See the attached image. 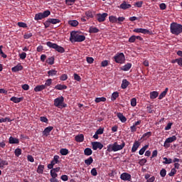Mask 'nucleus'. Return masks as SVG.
<instances>
[{"label": "nucleus", "mask_w": 182, "mask_h": 182, "mask_svg": "<svg viewBox=\"0 0 182 182\" xmlns=\"http://www.w3.org/2000/svg\"><path fill=\"white\" fill-rule=\"evenodd\" d=\"M124 146H126L124 141H122V143L120 145H119L117 141H115L114 144L107 145V151H108V153H112V151H119L120 150H123Z\"/></svg>", "instance_id": "1"}, {"label": "nucleus", "mask_w": 182, "mask_h": 182, "mask_svg": "<svg viewBox=\"0 0 182 182\" xmlns=\"http://www.w3.org/2000/svg\"><path fill=\"white\" fill-rule=\"evenodd\" d=\"M170 32L172 35L178 36V35L182 33V25L176 22L171 23L170 24Z\"/></svg>", "instance_id": "2"}, {"label": "nucleus", "mask_w": 182, "mask_h": 182, "mask_svg": "<svg viewBox=\"0 0 182 182\" xmlns=\"http://www.w3.org/2000/svg\"><path fill=\"white\" fill-rule=\"evenodd\" d=\"M70 42H83L86 41V36L79 34L77 31H72L70 36Z\"/></svg>", "instance_id": "3"}, {"label": "nucleus", "mask_w": 182, "mask_h": 182, "mask_svg": "<svg viewBox=\"0 0 182 182\" xmlns=\"http://www.w3.org/2000/svg\"><path fill=\"white\" fill-rule=\"evenodd\" d=\"M54 106L58 109L67 107L68 105L65 103V97L63 96L58 97L54 100Z\"/></svg>", "instance_id": "4"}, {"label": "nucleus", "mask_w": 182, "mask_h": 182, "mask_svg": "<svg viewBox=\"0 0 182 182\" xmlns=\"http://www.w3.org/2000/svg\"><path fill=\"white\" fill-rule=\"evenodd\" d=\"M46 45H47V46L50 49H55V50L58 52V53H65V48L55 43L48 41L46 43Z\"/></svg>", "instance_id": "5"}, {"label": "nucleus", "mask_w": 182, "mask_h": 182, "mask_svg": "<svg viewBox=\"0 0 182 182\" xmlns=\"http://www.w3.org/2000/svg\"><path fill=\"white\" fill-rule=\"evenodd\" d=\"M109 21L111 23H117L118 25H122V23L126 21V18L124 16L117 18L116 16H109Z\"/></svg>", "instance_id": "6"}, {"label": "nucleus", "mask_w": 182, "mask_h": 182, "mask_svg": "<svg viewBox=\"0 0 182 182\" xmlns=\"http://www.w3.org/2000/svg\"><path fill=\"white\" fill-rule=\"evenodd\" d=\"M50 15V11L46 10L43 13L36 14L34 16L35 21H41V19H45V18H48Z\"/></svg>", "instance_id": "7"}, {"label": "nucleus", "mask_w": 182, "mask_h": 182, "mask_svg": "<svg viewBox=\"0 0 182 182\" xmlns=\"http://www.w3.org/2000/svg\"><path fill=\"white\" fill-rule=\"evenodd\" d=\"M114 60L116 63L123 64L126 60V57L123 53H118L114 56Z\"/></svg>", "instance_id": "8"}, {"label": "nucleus", "mask_w": 182, "mask_h": 182, "mask_svg": "<svg viewBox=\"0 0 182 182\" xmlns=\"http://www.w3.org/2000/svg\"><path fill=\"white\" fill-rule=\"evenodd\" d=\"M176 140H177V136L175 135L167 138L164 144V147L168 149V147H170L169 143H173V141H176Z\"/></svg>", "instance_id": "9"}, {"label": "nucleus", "mask_w": 182, "mask_h": 182, "mask_svg": "<svg viewBox=\"0 0 182 182\" xmlns=\"http://www.w3.org/2000/svg\"><path fill=\"white\" fill-rule=\"evenodd\" d=\"M91 144L93 150H97V149L102 150V149H103V144L100 141H93Z\"/></svg>", "instance_id": "10"}, {"label": "nucleus", "mask_w": 182, "mask_h": 182, "mask_svg": "<svg viewBox=\"0 0 182 182\" xmlns=\"http://www.w3.org/2000/svg\"><path fill=\"white\" fill-rule=\"evenodd\" d=\"M107 16H109V14L107 13L97 14V21H98L99 22H105V21H106Z\"/></svg>", "instance_id": "11"}, {"label": "nucleus", "mask_w": 182, "mask_h": 182, "mask_svg": "<svg viewBox=\"0 0 182 182\" xmlns=\"http://www.w3.org/2000/svg\"><path fill=\"white\" fill-rule=\"evenodd\" d=\"M120 178L121 180H123V181H132V175L124 172L121 174Z\"/></svg>", "instance_id": "12"}, {"label": "nucleus", "mask_w": 182, "mask_h": 182, "mask_svg": "<svg viewBox=\"0 0 182 182\" xmlns=\"http://www.w3.org/2000/svg\"><path fill=\"white\" fill-rule=\"evenodd\" d=\"M133 32L136 33H144V35H147V33H150V31L146 28H134Z\"/></svg>", "instance_id": "13"}, {"label": "nucleus", "mask_w": 182, "mask_h": 182, "mask_svg": "<svg viewBox=\"0 0 182 182\" xmlns=\"http://www.w3.org/2000/svg\"><path fill=\"white\" fill-rule=\"evenodd\" d=\"M140 144H141L139 141H135L132 148V153H136V151H137V149L140 147Z\"/></svg>", "instance_id": "14"}, {"label": "nucleus", "mask_w": 182, "mask_h": 182, "mask_svg": "<svg viewBox=\"0 0 182 182\" xmlns=\"http://www.w3.org/2000/svg\"><path fill=\"white\" fill-rule=\"evenodd\" d=\"M53 129V127H46L43 132V136H46V137H48V136L50 134V132H52Z\"/></svg>", "instance_id": "15"}, {"label": "nucleus", "mask_w": 182, "mask_h": 182, "mask_svg": "<svg viewBox=\"0 0 182 182\" xmlns=\"http://www.w3.org/2000/svg\"><path fill=\"white\" fill-rule=\"evenodd\" d=\"M117 116L120 122H122V123H126V122H127V118H126V117H124L122 113L118 112Z\"/></svg>", "instance_id": "16"}, {"label": "nucleus", "mask_w": 182, "mask_h": 182, "mask_svg": "<svg viewBox=\"0 0 182 182\" xmlns=\"http://www.w3.org/2000/svg\"><path fill=\"white\" fill-rule=\"evenodd\" d=\"M23 69V66L21 65V63H18L17 65L11 68L12 72H19V70H22Z\"/></svg>", "instance_id": "17"}, {"label": "nucleus", "mask_w": 182, "mask_h": 182, "mask_svg": "<svg viewBox=\"0 0 182 182\" xmlns=\"http://www.w3.org/2000/svg\"><path fill=\"white\" fill-rule=\"evenodd\" d=\"M75 140L77 143H82V141H83V140H85V136H83L82 134H78V135L75 136Z\"/></svg>", "instance_id": "18"}, {"label": "nucleus", "mask_w": 182, "mask_h": 182, "mask_svg": "<svg viewBox=\"0 0 182 182\" xmlns=\"http://www.w3.org/2000/svg\"><path fill=\"white\" fill-rule=\"evenodd\" d=\"M120 8L121 9H124V10L129 9L132 8V5L127 4L126 1H123V3H122L120 5Z\"/></svg>", "instance_id": "19"}, {"label": "nucleus", "mask_w": 182, "mask_h": 182, "mask_svg": "<svg viewBox=\"0 0 182 182\" xmlns=\"http://www.w3.org/2000/svg\"><path fill=\"white\" fill-rule=\"evenodd\" d=\"M122 70H124V72H127L129 70H130V69H132V63H128L126 65H124V66H122L121 68Z\"/></svg>", "instance_id": "20"}, {"label": "nucleus", "mask_w": 182, "mask_h": 182, "mask_svg": "<svg viewBox=\"0 0 182 182\" xmlns=\"http://www.w3.org/2000/svg\"><path fill=\"white\" fill-rule=\"evenodd\" d=\"M11 102H14V103H21L22 100H23V97H12L10 99Z\"/></svg>", "instance_id": "21"}, {"label": "nucleus", "mask_w": 182, "mask_h": 182, "mask_svg": "<svg viewBox=\"0 0 182 182\" xmlns=\"http://www.w3.org/2000/svg\"><path fill=\"white\" fill-rule=\"evenodd\" d=\"M9 143L10 144H19V139L10 136Z\"/></svg>", "instance_id": "22"}, {"label": "nucleus", "mask_w": 182, "mask_h": 182, "mask_svg": "<svg viewBox=\"0 0 182 182\" xmlns=\"http://www.w3.org/2000/svg\"><path fill=\"white\" fill-rule=\"evenodd\" d=\"M88 32L89 33H97L100 32V30L97 28V27L90 26Z\"/></svg>", "instance_id": "23"}, {"label": "nucleus", "mask_w": 182, "mask_h": 182, "mask_svg": "<svg viewBox=\"0 0 182 182\" xmlns=\"http://www.w3.org/2000/svg\"><path fill=\"white\" fill-rule=\"evenodd\" d=\"M54 89H56V90H65L68 89V86L58 84L54 87Z\"/></svg>", "instance_id": "24"}, {"label": "nucleus", "mask_w": 182, "mask_h": 182, "mask_svg": "<svg viewBox=\"0 0 182 182\" xmlns=\"http://www.w3.org/2000/svg\"><path fill=\"white\" fill-rule=\"evenodd\" d=\"M130 85V82L127 81V80L124 79L122 80V83L121 85L122 89H127V86Z\"/></svg>", "instance_id": "25"}, {"label": "nucleus", "mask_w": 182, "mask_h": 182, "mask_svg": "<svg viewBox=\"0 0 182 182\" xmlns=\"http://www.w3.org/2000/svg\"><path fill=\"white\" fill-rule=\"evenodd\" d=\"M46 87L44 85H37L35 88H34V92H42V90H45Z\"/></svg>", "instance_id": "26"}, {"label": "nucleus", "mask_w": 182, "mask_h": 182, "mask_svg": "<svg viewBox=\"0 0 182 182\" xmlns=\"http://www.w3.org/2000/svg\"><path fill=\"white\" fill-rule=\"evenodd\" d=\"M167 92H168V88H165V90L163 91L159 96V100H161L164 97H166V95H167Z\"/></svg>", "instance_id": "27"}, {"label": "nucleus", "mask_w": 182, "mask_h": 182, "mask_svg": "<svg viewBox=\"0 0 182 182\" xmlns=\"http://www.w3.org/2000/svg\"><path fill=\"white\" fill-rule=\"evenodd\" d=\"M159 97V92L153 91L150 92V99H157Z\"/></svg>", "instance_id": "28"}, {"label": "nucleus", "mask_w": 182, "mask_h": 182, "mask_svg": "<svg viewBox=\"0 0 182 182\" xmlns=\"http://www.w3.org/2000/svg\"><path fill=\"white\" fill-rule=\"evenodd\" d=\"M92 154H93V151H92V149L90 148H86L84 150L85 156H92Z\"/></svg>", "instance_id": "29"}, {"label": "nucleus", "mask_w": 182, "mask_h": 182, "mask_svg": "<svg viewBox=\"0 0 182 182\" xmlns=\"http://www.w3.org/2000/svg\"><path fill=\"white\" fill-rule=\"evenodd\" d=\"M68 25H70V26L76 27L77 25H79V21L77 20H70L68 21Z\"/></svg>", "instance_id": "30"}, {"label": "nucleus", "mask_w": 182, "mask_h": 182, "mask_svg": "<svg viewBox=\"0 0 182 182\" xmlns=\"http://www.w3.org/2000/svg\"><path fill=\"white\" fill-rule=\"evenodd\" d=\"M44 170H45V165H39L37 168V173H38V174H43Z\"/></svg>", "instance_id": "31"}, {"label": "nucleus", "mask_w": 182, "mask_h": 182, "mask_svg": "<svg viewBox=\"0 0 182 182\" xmlns=\"http://www.w3.org/2000/svg\"><path fill=\"white\" fill-rule=\"evenodd\" d=\"M46 62L48 65H53L55 63V57H49Z\"/></svg>", "instance_id": "32"}, {"label": "nucleus", "mask_w": 182, "mask_h": 182, "mask_svg": "<svg viewBox=\"0 0 182 182\" xmlns=\"http://www.w3.org/2000/svg\"><path fill=\"white\" fill-rule=\"evenodd\" d=\"M50 23L53 25H56V23H60V21L58 18H48Z\"/></svg>", "instance_id": "33"}, {"label": "nucleus", "mask_w": 182, "mask_h": 182, "mask_svg": "<svg viewBox=\"0 0 182 182\" xmlns=\"http://www.w3.org/2000/svg\"><path fill=\"white\" fill-rule=\"evenodd\" d=\"M59 159H60L59 156L55 155L53 157V159L51 161L50 163L55 166V164H58V163H59Z\"/></svg>", "instance_id": "34"}, {"label": "nucleus", "mask_w": 182, "mask_h": 182, "mask_svg": "<svg viewBox=\"0 0 182 182\" xmlns=\"http://www.w3.org/2000/svg\"><path fill=\"white\" fill-rule=\"evenodd\" d=\"M149 149V145H145L143 146L139 151V154L140 156H143L144 154V152L146 151V149Z\"/></svg>", "instance_id": "35"}, {"label": "nucleus", "mask_w": 182, "mask_h": 182, "mask_svg": "<svg viewBox=\"0 0 182 182\" xmlns=\"http://www.w3.org/2000/svg\"><path fill=\"white\" fill-rule=\"evenodd\" d=\"M60 153L61 156H68V154L69 153V149L63 148L60 150Z\"/></svg>", "instance_id": "36"}, {"label": "nucleus", "mask_w": 182, "mask_h": 182, "mask_svg": "<svg viewBox=\"0 0 182 182\" xmlns=\"http://www.w3.org/2000/svg\"><path fill=\"white\" fill-rule=\"evenodd\" d=\"M92 163H93V158L92 156H90L88 159L85 160V164L87 166H90V164H92Z\"/></svg>", "instance_id": "37"}, {"label": "nucleus", "mask_w": 182, "mask_h": 182, "mask_svg": "<svg viewBox=\"0 0 182 182\" xmlns=\"http://www.w3.org/2000/svg\"><path fill=\"white\" fill-rule=\"evenodd\" d=\"M2 49H4V46H0V55L1 58H4V59H6V58H8V55H6V54L4 53Z\"/></svg>", "instance_id": "38"}, {"label": "nucleus", "mask_w": 182, "mask_h": 182, "mask_svg": "<svg viewBox=\"0 0 182 182\" xmlns=\"http://www.w3.org/2000/svg\"><path fill=\"white\" fill-rule=\"evenodd\" d=\"M14 154L16 156V157H19L21 156V154H22V149L17 148L16 149L15 151H14Z\"/></svg>", "instance_id": "39"}, {"label": "nucleus", "mask_w": 182, "mask_h": 182, "mask_svg": "<svg viewBox=\"0 0 182 182\" xmlns=\"http://www.w3.org/2000/svg\"><path fill=\"white\" fill-rule=\"evenodd\" d=\"M164 161L163 162L164 164H171L173 163V159H168L166 157L163 158Z\"/></svg>", "instance_id": "40"}, {"label": "nucleus", "mask_w": 182, "mask_h": 182, "mask_svg": "<svg viewBox=\"0 0 182 182\" xmlns=\"http://www.w3.org/2000/svg\"><path fill=\"white\" fill-rule=\"evenodd\" d=\"M176 174H177V170H176L175 168H173L171 170V172L168 174V176H169V177H174Z\"/></svg>", "instance_id": "41"}, {"label": "nucleus", "mask_w": 182, "mask_h": 182, "mask_svg": "<svg viewBox=\"0 0 182 182\" xmlns=\"http://www.w3.org/2000/svg\"><path fill=\"white\" fill-rule=\"evenodd\" d=\"M76 2V0H65V5L68 6H72Z\"/></svg>", "instance_id": "42"}, {"label": "nucleus", "mask_w": 182, "mask_h": 182, "mask_svg": "<svg viewBox=\"0 0 182 182\" xmlns=\"http://www.w3.org/2000/svg\"><path fill=\"white\" fill-rule=\"evenodd\" d=\"M56 73H58L56 70H51L48 71V76H56Z\"/></svg>", "instance_id": "43"}, {"label": "nucleus", "mask_w": 182, "mask_h": 182, "mask_svg": "<svg viewBox=\"0 0 182 182\" xmlns=\"http://www.w3.org/2000/svg\"><path fill=\"white\" fill-rule=\"evenodd\" d=\"M117 97H119V92H114L112 95L111 100L112 101H114V100H116V99H117Z\"/></svg>", "instance_id": "44"}, {"label": "nucleus", "mask_w": 182, "mask_h": 182, "mask_svg": "<svg viewBox=\"0 0 182 182\" xmlns=\"http://www.w3.org/2000/svg\"><path fill=\"white\" fill-rule=\"evenodd\" d=\"M100 102H106V97H102L95 98L96 103H100Z\"/></svg>", "instance_id": "45"}, {"label": "nucleus", "mask_w": 182, "mask_h": 182, "mask_svg": "<svg viewBox=\"0 0 182 182\" xmlns=\"http://www.w3.org/2000/svg\"><path fill=\"white\" fill-rule=\"evenodd\" d=\"M151 132H148L146 133H144L143 135H142V137L141 139H149V137H151Z\"/></svg>", "instance_id": "46"}, {"label": "nucleus", "mask_w": 182, "mask_h": 182, "mask_svg": "<svg viewBox=\"0 0 182 182\" xmlns=\"http://www.w3.org/2000/svg\"><path fill=\"white\" fill-rule=\"evenodd\" d=\"M139 166H144L147 163V159H141L139 161Z\"/></svg>", "instance_id": "47"}, {"label": "nucleus", "mask_w": 182, "mask_h": 182, "mask_svg": "<svg viewBox=\"0 0 182 182\" xmlns=\"http://www.w3.org/2000/svg\"><path fill=\"white\" fill-rule=\"evenodd\" d=\"M6 122H12V120L11 119H9V117H6V118H0V123H5Z\"/></svg>", "instance_id": "48"}, {"label": "nucleus", "mask_w": 182, "mask_h": 182, "mask_svg": "<svg viewBox=\"0 0 182 182\" xmlns=\"http://www.w3.org/2000/svg\"><path fill=\"white\" fill-rule=\"evenodd\" d=\"M33 36L32 33H25L23 38L24 39H30Z\"/></svg>", "instance_id": "49"}, {"label": "nucleus", "mask_w": 182, "mask_h": 182, "mask_svg": "<svg viewBox=\"0 0 182 182\" xmlns=\"http://www.w3.org/2000/svg\"><path fill=\"white\" fill-rule=\"evenodd\" d=\"M137 105V100L136 98H132L131 100V106H132V107H136V105Z\"/></svg>", "instance_id": "50"}, {"label": "nucleus", "mask_w": 182, "mask_h": 182, "mask_svg": "<svg viewBox=\"0 0 182 182\" xmlns=\"http://www.w3.org/2000/svg\"><path fill=\"white\" fill-rule=\"evenodd\" d=\"M74 80H76L77 82H80V80H82V77H80V75L74 73Z\"/></svg>", "instance_id": "51"}, {"label": "nucleus", "mask_w": 182, "mask_h": 182, "mask_svg": "<svg viewBox=\"0 0 182 182\" xmlns=\"http://www.w3.org/2000/svg\"><path fill=\"white\" fill-rule=\"evenodd\" d=\"M52 85V79L49 78L47 80H46L45 85H43L46 89V86H50Z\"/></svg>", "instance_id": "52"}, {"label": "nucleus", "mask_w": 182, "mask_h": 182, "mask_svg": "<svg viewBox=\"0 0 182 182\" xmlns=\"http://www.w3.org/2000/svg\"><path fill=\"white\" fill-rule=\"evenodd\" d=\"M18 56H19L20 59H21L22 60H23L26 59V53L23 52V53H20V54L18 55Z\"/></svg>", "instance_id": "53"}, {"label": "nucleus", "mask_w": 182, "mask_h": 182, "mask_svg": "<svg viewBox=\"0 0 182 182\" xmlns=\"http://www.w3.org/2000/svg\"><path fill=\"white\" fill-rule=\"evenodd\" d=\"M18 26H19V28H28V25L23 22H18Z\"/></svg>", "instance_id": "54"}, {"label": "nucleus", "mask_w": 182, "mask_h": 182, "mask_svg": "<svg viewBox=\"0 0 182 182\" xmlns=\"http://www.w3.org/2000/svg\"><path fill=\"white\" fill-rule=\"evenodd\" d=\"M167 174V171L166 169L162 168L160 171V176L161 177H164Z\"/></svg>", "instance_id": "55"}, {"label": "nucleus", "mask_w": 182, "mask_h": 182, "mask_svg": "<svg viewBox=\"0 0 182 182\" xmlns=\"http://www.w3.org/2000/svg\"><path fill=\"white\" fill-rule=\"evenodd\" d=\"M91 174L92 176H93L94 177H96V176H97V170H96V168H93L91 170Z\"/></svg>", "instance_id": "56"}, {"label": "nucleus", "mask_w": 182, "mask_h": 182, "mask_svg": "<svg viewBox=\"0 0 182 182\" xmlns=\"http://www.w3.org/2000/svg\"><path fill=\"white\" fill-rule=\"evenodd\" d=\"M60 80H62L63 82H65V80H68V75L63 74L60 76Z\"/></svg>", "instance_id": "57"}, {"label": "nucleus", "mask_w": 182, "mask_h": 182, "mask_svg": "<svg viewBox=\"0 0 182 182\" xmlns=\"http://www.w3.org/2000/svg\"><path fill=\"white\" fill-rule=\"evenodd\" d=\"M40 120L42 122V123H48V122H49L46 117H41Z\"/></svg>", "instance_id": "58"}, {"label": "nucleus", "mask_w": 182, "mask_h": 182, "mask_svg": "<svg viewBox=\"0 0 182 182\" xmlns=\"http://www.w3.org/2000/svg\"><path fill=\"white\" fill-rule=\"evenodd\" d=\"M50 174L52 178H55L58 177V173H56V172H55L52 169L50 170Z\"/></svg>", "instance_id": "59"}, {"label": "nucleus", "mask_w": 182, "mask_h": 182, "mask_svg": "<svg viewBox=\"0 0 182 182\" xmlns=\"http://www.w3.org/2000/svg\"><path fill=\"white\" fill-rule=\"evenodd\" d=\"M27 160L28 161H30V163H33V161H35V159H33V156H32V155H28Z\"/></svg>", "instance_id": "60"}, {"label": "nucleus", "mask_w": 182, "mask_h": 182, "mask_svg": "<svg viewBox=\"0 0 182 182\" xmlns=\"http://www.w3.org/2000/svg\"><path fill=\"white\" fill-rule=\"evenodd\" d=\"M108 65H109V61H107V60H103V61H102V63H101V66H102V68H106V66H108Z\"/></svg>", "instance_id": "61"}, {"label": "nucleus", "mask_w": 182, "mask_h": 182, "mask_svg": "<svg viewBox=\"0 0 182 182\" xmlns=\"http://www.w3.org/2000/svg\"><path fill=\"white\" fill-rule=\"evenodd\" d=\"M146 110H147L148 113H149V114L153 113V105H149V106L146 107Z\"/></svg>", "instance_id": "62"}, {"label": "nucleus", "mask_w": 182, "mask_h": 182, "mask_svg": "<svg viewBox=\"0 0 182 182\" xmlns=\"http://www.w3.org/2000/svg\"><path fill=\"white\" fill-rule=\"evenodd\" d=\"M86 60H87V63L91 64V63H93L95 59H93V58H92V57H87Z\"/></svg>", "instance_id": "63"}, {"label": "nucleus", "mask_w": 182, "mask_h": 182, "mask_svg": "<svg viewBox=\"0 0 182 182\" xmlns=\"http://www.w3.org/2000/svg\"><path fill=\"white\" fill-rule=\"evenodd\" d=\"M135 6H136L137 8H141V6H143V1H136L135 3Z\"/></svg>", "instance_id": "64"}]
</instances>
